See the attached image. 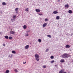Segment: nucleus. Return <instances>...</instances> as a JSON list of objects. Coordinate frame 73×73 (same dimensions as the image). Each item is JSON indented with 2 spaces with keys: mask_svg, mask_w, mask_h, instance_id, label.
Here are the masks:
<instances>
[{
  "mask_svg": "<svg viewBox=\"0 0 73 73\" xmlns=\"http://www.w3.org/2000/svg\"><path fill=\"white\" fill-rule=\"evenodd\" d=\"M15 32L14 31H11L10 32V35H12L13 34H15Z\"/></svg>",
  "mask_w": 73,
  "mask_h": 73,
  "instance_id": "4",
  "label": "nucleus"
},
{
  "mask_svg": "<svg viewBox=\"0 0 73 73\" xmlns=\"http://www.w3.org/2000/svg\"><path fill=\"white\" fill-rule=\"evenodd\" d=\"M47 37H49V38H51L52 37V36L50 35H47Z\"/></svg>",
  "mask_w": 73,
  "mask_h": 73,
  "instance_id": "19",
  "label": "nucleus"
},
{
  "mask_svg": "<svg viewBox=\"0 0 73 73\" xmlns=\"http://www.w3.org/2000/svg\"><path fill=\"white\" fill-rule=\"evenodd\" d=\"M62 58H68V54L64 53L61 56Z\"/></svg>",
  "mask_w": 73,
  "mask_h": 73,
  "instance_id": "1",
  "label": "nucleus"
},
{
  "mask_svg": "<svg viewBox=\"0 0 73 73\" xmlns=\"http://www.w3.org/2000/svg\"><path fill=\"white\" fill-rule=\"evenodd\" d=\"M64 73H66V72H64Z\"/></svg>",
  "mask_w": 73,
  "mask_h": 73,
  "instance_id": "43",
  "label": "nucleus"
},
{
  "mask_svg": "<svg viewBox=\"0 0 73 73\" xmlns=\"http://www.w3.org/2000/svg\"><path fill=\"white\" fill-rule=\"evenodd\" d=\"M45 21H48V19H45Z\"/></svg>",
  "mask_w": 73,
  "mask_h": 73,
  "instance_id": "31",
  "label": "nucleus"
},
{
  "mask_svg": "<svg viewBox=\"0 0 73 73\" xmlns=\"http://www.w3.org/2000/svg\"><path fill=\"white\" fill-rule=\"evenodd\" d=\"M14 71H15V72H16L17 73L18 72V71H17V69H15L14 70Z\"/></svg>",
  "mask_w": 73,
  "mask_h": 73,
  "instance_id": "29",
  "label": "nucleus"
},
{
  "mask_svg": "<svg viewBox=\"0 0 73 73\" xmlns=\"http://www.w3.org/2000/svg\"><path fill=\"white\" fill-rule=\"evenodd\" d=\"M72 35H73V33H72L71 34V36H72Z\"/></svg>",
  "mask_w": 73,
  "mask_h": 73,
  "instance_id": "39",
  "label": "nucleus"
},
{
  "mask_svg": "<svg viewBox=\"0 0 73 73\" xmlns=\"http://www.w3.org/2000/svg\"><path fill=\"white\" fill-rule=\"evenodd\" d=\"M65 60L64 59H62L60 60L61 62H64Z\"/></svg>",
  "mask_w": 73,
  "mask_h": 73,
  "instance_id": "14",
  "label": "nucleus"
},
{
  "mask_svg": "<svg viewBox=\"0 0 73 73\" xmlns=\"http://www.w3.org/2000/svg\"><path fill=\"white\" fill-rule=\"evenodd\" d=\"M26 62H23V64H26Z\"/></svg>",
  "mask_w": 73,
  "mask_h": 73,
  "instance_id": "36",
  "label": "nucleus"
},
{
  "mask_svg": "<svg viewBox=\"0 0 73 73\" xmlns=\"http://www.w3.org/2000/svg\"><path fill=\"white\" fill-rule=\"evenodd\" d=\"M38 15H40V16H42V14L40 13H38Z\"/></svg>",
  "mask_w": 73,
  "mask_h": 73,
  "instance_id": "33",
  "label": "nucleus"
},
{
  "mask_svg": "<svg viewBox=\"0 0 73 73\" xmlns=\"http://www.w3.org/2000/svg\"><path fill=\"white\" fill-rule=\"evenodd\" d=\"M2 4L3 5H6V3H5L4 2H3V3H2Z\"/></svg>",
  "mask_w": 73,
  "mask_h": 73,
  "instance_id": "15",
  "label": "nucleus"
},
{
  "mask_svg": "<svg viewBox=\"0 0 73 73\" xmlns=\"http://www.w3.org/2000/svg\"><path fill=\"white\" fill-rule=\"evenodd\" d=\"M68 13L70 14L72 13V11L70 10L68 11Z\"/></svg>",
  "mask_w": 73,
  "mask_h": 73,
  "instance_id": "13",
  "label": "nucleus"
},
{
  "mask_svg": "<svg viewBox=\"0 0 73 73\" xmlns=\"http://www.w3.org/2000/svg\"><path fill=\"white\" fill-rule=\"evenodd\" d=\"M66 35H67V36H69V34H66Z\"/></svg>",
  "mask_w": 73,
  "mask_h": 73,
  "instance_id": "38",
  "label": "nucleus"
},
{
  "mask_svg": "<svg viewBox=\"0 0 73 73\" xmlns=\"http://www.w3.org/2000/svg\"><path fill=\"white\" fill-rule=\"evenodd\" d=\"M11 20L12 22H13V21H15V19L13 18L11 19Z\"/></svg>",
  "mask_w": 73,
  "mask_h": 73,
  "instance_id": "10",
  "label": "nucleus"
},
{
  "mask_svg": "<svg viewBox=\"0 0 73 73\" xmlns=\"http://www.w3.org/2000/svg\"><path fill=\"white\" fill-rule=\"evenodd\" d=\"M58 2H60V0H58Z\"/></svg>",
  "mask_w": 73,
  "mask_h": 73,
  "instance_id": "42",
  "label": "nucleus"
},
{
  "mask_svg": "<svg viewBox=\"0 0 73 73\" xmlns=\"http://www.w3.org/2000/svg\"><path fill=\"white\" fill-rule=\"evenodd\" d=\"M66 48H70V45L67 44L66 46Z\"/></svg>",
  "mask_w": 73,
  "mask_h": 73,
  "instance_id": "8",
  "label": "nucleus"
},
{
  "mask_svg": "<svg viewBox=\"0 0 73 73\" xmlns=\"http://www.w3.org/2000/svg\"><path fill=\"white\" fill-rule=\"evenodd\" d=\"M13 56V55H11L10 57V58H12V56Z\"/></svg>",
  "mask_w": 73,
  "mask_h": 73,
  "instance_id": "37",
  "label": "nucleus"
},
{
  "mask_svg": "<svg viewBox=\"0 0 73 73\" xmlns=\"http://www.w3.org/2000/svg\"><path fill=\"white\" fill-rule=\"evenodd\" d=\"M43 68H46V65H44L43 66Z\"/></svg>",
  "mask_w": 73,
  "mask_h": 73,
  "instance_id": "23",
  "label": "nucleus"
},
{
  "mask_svg": "<svg viewBox=\"0 0 73 73\" xmlns=\"http://www.w3.org/2000/svg\"><path fill=\"white\" fill-rule=\"evenodd\" d=\"M27 25H24L23 26V29H25L27 28Z\"/></svg>",
  "mask_w": 73,
  "mask_h": 73,
  "instance_id": "9",
  "label": "nucleus"
},
{
  "mask_svg": "<svg viewBox=\"0 0 73 73\" xmlns=\"http://www.w3.org/2000/svg\"><path fill=\"white\" fill-rule=\"evenodd\" d=\"M16 15H14L13 17V18L14 19H15V18H16Z\"/></svg>",
  "mask_w": 73,
  "mask_h": 73,
  "instance_id": "30",
  "label": "nucleus"
},
{
  "mask_svg": "<svg viewBox=\"0 0 73 73\" xmlns=\"http://www.w3.org/2000/svg\"><path fill=\"white\" fill-rule=\"evenodd\" d=\"M19 10V8H17L15 9V11H18V10Z\"/></svg>",
  "mask_w": 73,
  "mask_h": 73,
  "instance_id": "20",
  "label": "nucleus"
},
{
  "mask_svg": "<svg viewBox=\"0 0 73 73\" xmlns=\"http://www.w3.org/2000/svg\"><path fill=\"white\" fill-rule=\"evenodd\" d=\"M65 7L66 8H68L69 7V5L68 4L66 5L65 6Z\"/></svg>",
  "mask_w": 73,
  "mask_h": 73,
  "instance_id": "16",
  "label": "nucleus"
},
{
  "mask_svg": "<svg viewBox=\"0 0 73 73\" xmlns=\"http://www.w3.org/2000/svg\"><path fill=\"white\" fill-rule=\"evenodd\" d=\"M56 20H59L60 19V16H58L56 17Z\"/></svg>",
  "mask_w": 73,
  "mask_h": 73,
  "instance_id": "12",
  "label": "nucleus"
},
{
  "mask_svg": "<svg viewBox=\"0 0 73 73\" xmlns=\"http://www.w3.org/2000/svg\"><path fill=\"white\" fill-rule=\"evenodd\" d=\"M3 46H5V44H3Z\"/></svg>",
  "mask_w": 73,
  "mask_h": 73,
  "instance_id": "35",
  "label": "nucleus"
},
{
  "mask_svg": "<svg viewBox=\"0 0 73 73\" xmlns=\"http://www.w3.org/2000/svg\"><path fill=\"white\" fill-rule=\"evenodd\" d=\"M54 62V60H52V61H51V63L52 64H53V62Z\"/></svg>",
  "mask_w": 73,
  "mask_h": 73,
  "instance_id": "32",
  "label": "nucleus"
},
{
  "mask_svg": "<svg viewBox=\"0 0 73 73\" xmlns=\"http://www.w3.org/2000/svg\"><path fill=\"white\" fill-rule=\"evenodd\" d=\"M31 32V30H27V33H28L29 32Z\"/></svg>",
  "mask_w": 73,
  "mask_h": 73,
  "instance_id": "21",
  "label": "nucleus"
},
{
  "mask_svg": "<svg viewBox=\"0 0 73 73\" xmlns=\"http://www.w3.org/2000/svg\"><path fill=\"white\" fill-rule=\"evenodd\" d=\"M46 25H47V23H45L43 24L42 27H45Z\"/></svg>",
  "mask_w": 73,
  "mask_h": 73,
  "instance_id": "6",
  "label": "nucleus"
},
{
  "mask_svg": "<svg viewBox=\"0 0 73 73\" xmlns=\"http://www.w3.org/2000/svg\"><path fill=\"white\" fill-rule=\"evenodd\" d=\"M10 56H11V55H9V58L10 57Z\"/></svg>",
  "mask_w": 73,
  "mask_h": 73,
  "instance_id": "40",
  "label": "nucleus"
},
{
  "mask_svg": "<svg viewBox=\"0 0 73 73\" xmlns=\"http://www.w3.org/2000/svg\"><path fill=\"white\" fill-rule=\"evenodd\" d=\"M48 51H49V49L47 48V49H46V52H48Z\"/></svg>",
  "mask_w": 73,
  "mask_h": 73,
  "instance_id": "25",
  "label": "nucleus"
},
{
  "mask_svg": "<svg viewBox=\"0 0 73 73\" xmlns=\"http://www.w3.org/2000/svg\"><path fill=\"white\" fill-rule=\"evenodd\" d=\"M58 13V12L56 11H54L53 12V13L54 14H57V13Z\"/></svg>",
  "mask_w": 73,
  "mask_h": 73,
  "instance_id": "7",
  "label": "nucleus"
},
{
  "mask_svg": "<svg viewBox=\"0 0 73 73\" xmlns=\"http://www.w3.org/2000/svg\"><path fill=\"white\" fill-rule=\"evenodd\" d=\"M26 36H28L29 35H28L27 34V35H26Z\"/></svg>",
  "mask_w": 73,
  "mask_h": 73,
  "instance_id": "41",
  "label": "nucleus"
},
{
  "mask_svg": "<svg viewBox=\"0 0 73 73\" xmlns=\"http://www.w3.org/2000/svg\"><path fill=\"white\" fill-rule=\"evenodd\" d=\"M25 11H27V12H28V8H27V9H25Z\"/></svg>",
  "mask_w": 73,
  "mask_h": 73,
  "instance_id": "28",
  "label": "nucleus"
},
{
  "mask_svg": "<svg viewBox=\"0 0 73 73\" xmlns=\"http://www.w3.org/2000/svg\"><path fill=\"white\" fill-rule=\"evenodd\" d=\"M12 53H13L14 54H15L16 53V52H15L14 50H13L12 51Z\"/></svg>",
  "mask_w": 73,
  "mask_h": 73,
  "instance_id": "17",
  "label": "nucleus"
},
{
  "mask_svg": "<svg viewBox=\"0 0 73 73\" xmlns=\"http://www.w3.org/2000/svg\"><path fill=\"white\" fill-rule=\"evenodd\" d=\"M9 71L8 70H7L5 72V73H9Z\"/></svg>",
  "mask_w": 73,
  "mask_h": 73,
  "instance_id": "18",
  "label": "nucleus"
},
{
  "mask_svg": "<svg viewBox=\"0 0 73 73\" xmlns=\"http://www.w3.org/2000/svg\"><path fill=\"white\" fill-rule=\"evenodd\" d=\"M63 70H61L59 72V73H62V72Z\"/></svg>",
  "mask_w": 73,
  "mask_h": 73,
  "instance_id": "26",
  "label": "nucleus"
},
{
  "mask_svg": "<svg viewBox=\"0 0 73 73\" xmlns=\"http://www.w3.org/2000/svg\"><path fill=\"white\" fill-rule=\"evenodd\" d=\"M18 11H16V14H18Z\"/></svg>",
  "mask_w": 73,
  "mask_h": 73,
  "instance_id": "34",
  "label": "nucleus"
},
{
  "mask_svg": "<svg viewBox=\"0 0 73 73\" xmlns=\"http://www.w3.org/2000/svg\"><path fill=\"white\" fill-rule=\"evenodd\" d=\"M35 11H36V12H40L41 11L39 9H36L35 10Z\"/></svg>",
  "mask_w": 73,
  "mask_h": 73,
  "instance_id": "5",
  "label": "nucleus"
},
{
  "mask_svg": "<svg viewBox=\"0 0 73 73\" xmlns=\"http://www.w3.org/2000/svg\"><path fill=\"white\" fill-rule=\"evenodd\" d=\"M5 38H6V39H8V38H9L8 36L7 35H6L5 36Z\"/></svg>",
  "mask_w": 73,
  "mask_h": 73,
  "instance_id": "11",
  "label": "nucleus"
},
{
  "mask_svg": "<svg viewBox=\"0 0 73 73\" xmlns=\"http://www.w3.org/2000/svg\"><path fill=\"white\" fill-rule=\"evenodd\" d=\"M9 39L10 40H11V39H12V36H9Z\"/></svg>",
  "mask_w": 73,
  "mask_h": 73,
  "instance_id": "24",
  "label": "nucleus"
},
{
  "mask_svg": "<svg viewBox=\"0 0 73 73\" xmlns=\"http://www.w3.org/2000/svg\"><path fill=\"white\" fill-rule=\"evenodd\" d=\"M29 45H27L25 46V48L26 49H28V48H29Z\"/></svg>",
  "mask_w": 73,
  "mask_h": 73,
  "instance_id": "3",
  "label": "nucleus"
},
{
  "mask_svg": "<svg viewBox=\"0 0 73 73\" xmlns=\"http://www.w3.org/2000/svg\"><path fill=\"white\" fill-rule=\"evenodd\" d=\"M38 41L39 42H41V40L40 39H39L38 40Z\"/></svg>",
  "mask_w": 73,
  "mask_h": 73,
  "instance_id": "22",
  "label": "nucleus"
},
{
  "mask_svg": "<svg viewBox=\"0 0 73 73\" xmlns=\"http://www.w3.org/2000/svg\"><path fill=\"white\" fill-rule=\"evenodd\" d=\"M35 57L36 58V61H38L40 60V58H39V56L38 55L36 54L35 55Z\"/></svg>",
  "mask_w": 73,
  "mask_h": 73,
  "instance_id": "2",
  "label": "nucleus"
},
{
  "mask_svg": "<svg viewBox=\"0 0 73 73\" xmlns=\"http://www.w3.org/2000/svg\"><path fill=\"white\" fill-rule=\"evenodd\" d=\"M53 58H54V56H51L50 57V58H51V59H53Z\"/></svg>",
  "mask_w": 73,
  "mask_h": 73,
  "instance_id": "27",
  "label": "nucleus"
},
{
  "mask_svg": "<svg viewBox=\"0 0 73 73\" xmlns=\"http://www.w3.org/2000/svg\"><path fill=\"white\" fill-rule=\"evenodd\" d=\"M0 34H1V33H0Z\"/></svg>",
  "mask_w": 73,
  "mask_h": 73,
  "instance_id": "44",
  "label": "nucleus"
}]
</instances>
